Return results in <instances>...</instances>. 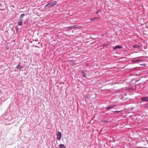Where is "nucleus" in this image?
Here are the masks:
<instances>
[{"instance_id":"17","label":"nucleus","mask_w":148,"mask_h":148,"mask_svg":"<svg viewBox=\"0 0 148 148\" xmlns=\"http://www.w3.org/2000/svg\"><path fill=\"white\" fill-rule=\"evenodd\" d=\"M146 107L148 108V104H147L146 105Z\"/></svg>"},{"instance_id":"3","label":"nucleus","mask_w":148,"mask_h":148,"mask_svg":"<svg viewBox=\"0 0 148 148\" xmlns=\"http://www.w3.org/2000/svg\"><path fill=\"white\" fill-rule=\"evenodd\" d=\"M24 16H25L24 14H21L20 16V18H19L18 20L20 21H22L23 20V17Z\"/></svg>"},{"instance_id":"16","label":"nucleus","mask_w":148,"mask_h":148,"mask_svg":"<svg viewBox=\"0 0 148 148\" xmlns=\"http://www.w3.org/2000/svg\"><path fill=\"white\" fill-rule=\"evenodd\" d=\"M99 11H100V10H98V11H97L96 12V13L97 14H98L99 13Z\"/></svg>"},{"instance_id":"5","label":"nucleus","mask_w":148,"mask_h":148,"mask_svg":"<svg viewBox=\"0 0 148 148\" xmlns=\"http://www.w3.org/2000/svg\"><path fill=\"white\" fill-rule=\"evenodd\" d=\"M122 47L120 46H117L116 47H113V49L114 50L116 49H120L122 48Z\"/></svg>"},{"instance_id":"12","label":"nucleus","mask_w":148,"mask_h":148,"mask_svg":"<svg viewBox=\"0 0 148 148\" xmlns=\"http://www.w3.org/2000/svg\"><path fill=\"white\" fill-rule=\"evenodd\" d=\"M86 97L88 99H89L90 98V96L89 94H87L86 95Z\"/></svg>"},{"instance_id":"20","label":"nucleus","mask_w":148,"mask_h":148,"mask_svg":"<svg viewBox=\"0 0 148 148\" xmlns=\"http://www.w3.org/2000/svg\"><path fill=\"white\" fill-rule=\"evenodd\" d=\"M147 73H148V72H147Z\"/></svg>"},{"instance_id":"15","label":"nucleus","mask_w":148,"mask_h":148,"mask_svg":"<svg viewBox=\"0 0 148 148\" xmlns=\"http://www.w3.org/2000/svg\"><path fill=\"white\" fill-rule=\"evenodd\" d=\"M68 28V29H72L73 28V26H70V27H69Z\"/></svg>"},{"instance_id":"11","label":"nucleus","mask_w":148,"mask_h":148,"mask_svg":"<svg viewBox=\"0 0 148 148\" xmlns=\"http://www.w3.org/2000/svg\"><path fill=\"white\" fill-rule=\"evenodd\" d=\"M16 68L18 69H21V67L18 64Z\"/></svg>"},{"instance_id":"9","label":"nucleus","mask_w":148,"mask_h":148,"mask_svg":"<svg viewBox=\"0 0 148 148\" xmlns=\"http://www.w3.org/2000/svg\"><path fill=\"white\" fill-rule=\"evenodd\" d=\"M18 26H21L22 25V21H20L18 20Z\"/></svg>"},{"instance_id":"14","label":"nucleus","mask_w":148,"mask_h":148,"mask_svg":"<svg viewBox=\"0 0 148 148\" xmlns=\"http://www.w3.org/2000/svg\"><path fill=\"white\" fill-rule=\"evenodd\" d=\"M73 28H77L78 27L76 25H74L73 26Z\"/></svg>"},{"instance_id":"13","label":"nucleus","mask_w":148,"mask_h":148,"mask_svg":"<svg viewBox=\"0 0 148 148\" xmlns=\"http://www.w3.org/2000/svg\"><path fill=\"white\" fill-rule=\"evenodd\" d=\"M133 48H139V46L138 45H133Z\"/></svg>"},{"instance_id":"7","label":"nucleus","mask_w":148,"mask_h":148,"mask_svg":"<svg viewBox=\"0 0 148 148\" xmlns=\"http://www.w3.org/2000/svg\"><path fill=\"white\" fill-rule=\"evenodd\" d=\"M59 147L60 148H66V147L64 145L62 144H60L59 145Z\"/></svg>"},{"instance_id":"2","label":"nucleus","mask_w":148,"mask_h":148,"mask_svg":"<svg viewBox=\"0 0 148 148\" xmlns=\"http://www.w3.org/2000/svg\"><path fill=\"white\" fill-rule=\"evenodd\" d=\"M56 135L57 136V138L59 140H60L62 138V134L61 132L58 131L56 132Z\"/></svg>"},{"instance_id":"8","label":"nucleus","mask_w":148,"mask_h":148,"mask_svg":"<svg viewBox=\"0 0 148 148\" xmlns=\"http://www.w3.org/2000/svg\"><path fill=\"white\" fill-rule=\"evenodd\" d=\"M81 73L83 76L85 77H86V75H85L84 71V70H82L81 71Z\"/></svg>"},{"instance_id":"10","label":"nucleus","mask_w":148,"mask_h":148,"mask_svg":"<svg viewBox=\"0 0 148 148\" xmlns=\"http://www.w3.org/2000/svg\"><path fill=\"white\" fill-rule=\"evenodd\" d=\"M114 106H109V107H108L107 108V110H108L110 109H112V108H113L114 107Z\"/></svg>"},{"instance_id":"1","label":"nucleus","mask_w":148,"mask_h":148,"mask_svg":"<svg viewBox=\"0 0 148 148\" xmlns=\"http://www.w3.org/2000/svg\"><path fill=\"white\" fill-rule=\"evenodd\" d=\"M57 2L56 1H53L47 4L45 6V8L48 9L50 8L51 6H54L56 4Z\"/></svg>"},{"instance_id":"18","label":"nucleus","mask_w":148,"mask_h":148,"mask_svg":"<svg viewBox=\"0 0 148 148\" xmlns=\"http://www.w3.org/2000/svg\"><path fill=\"white\" fill-rule=\"evenodd\" d=\"M23 68V66H22V67H21V69Z\"/></svg>"},{"instance_id":"4","label":"nucleus","mask_w":148,"mask_h":148,"mask_svg":"<svg viewBox=\"0 0 148 148\" xmlns=\"http://www.w3.org/2000/svg\"><path fill=\"white\" fill-rule=\"evenodd\" d=\"M141 100L143 101H148V97H142Z\"/></svg>"},{"instance_id":"19","label":"nucleus","mask_w":148,"mask_h":148,"mask_svg":"<svg viewBox=\"0 0 148 148\" xmlns=\"http://www.w3.org/2000/svg\"><path fill=\"white\" fill-rule=\"evenodd\" d=\"M115 112H117V111H116ZM119 111H117V112H119Z\"/></svg>"},{"instance_id":"6","label":"nucleus","mask_w":148,"mask_h":148,"mask_svg":"<svg viewBox=\"0 0 148 148\" xmlns=\"http://www.w3.org/2000/svg\"><path fill=\"white\" fill-rule=\"evenodd\" d=\"M100 18V17H95L94 18H91L90 20L91 21H93L95 20H97Z\"/></svg>"}]
</instances>
